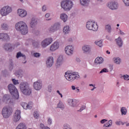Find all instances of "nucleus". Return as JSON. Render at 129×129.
Here are the masks:
<instances>
[{"label": "nucleus", "instance_id": "f257e3e1", "mask_svg": "<svg viewBox=\"0 0 129 129\" xmlns=\"http://www.w3.org/2000/svg\"><path fill=\"white\" fill-rule=\"evenodd\" d=\"M15 28L17 31L20 32L22 35H27L29 32L28 25L23 21L17 23L15 25Z\"/></svg>", "mask_w": 129, "mask_h": 129}, {"label": "nucleus", "instance_id": "f03ea898", "mask_svg": "<svg viewBox=\"0 0 129 129\" xmlns=\"http://www.w3.org/2000/svg\"><path fill=\"white\" fill-rule=\"evenodd\" d=\"M20 91L24 95L29 96L32 94V88L27 82H22L19 85Z\"/></svg>", "mask_w": 129, "mask_h": 129}, {"label": "nucleus", "instance_id": "7ed1b4c3", "mask_svg": "<svg viewBox=\"0 0 129 129\" xmlns=\"http://www.w3.org/2000/svg\"><path fill=\"white\" fill-rule=\"evenodd\" d=\"M8 88L9 90V92H10L11 94L13 95L15 99H19L20 95H19V92L17 88H16V86L13 84H10L8 85Z\"/></svg>", "mask_w": 129, "mask_h": 129}, {"label": "nucleus", "instance_id": "20e7f679", "mask_svg": "<svg viewBox=\"0 0 129 129\" xmlns=\"http://www.w3.org/2000/svg\"><path fill=\"white\" fill-rule=\"evenodd\" d=\"M13 113V108L10 106L4 107L2 110V115L4 118H8L11 116V114Z\"/></svg>", "mask_w": 129, "mask_h": 129}, {"label": "nucleus", "instance_id": "39448f33", "mask_svg": "<svg viewBox=\"0 0 129 129\" xmlns=\"http://www.w3.org/2000/svg\"><path fill=\"white\" fill-rule=\"evenodd\" d=\"M61 7L64 11H70L73 7V3L69 0L63 1L61 3Z\"/></svg>", "mask_w": 129, "mask_h": 129}, {"label": "nucleus", "instance_id": "423d86ee", "mask_svg": "<svg viewBox=\"0 0 129 129\" xmlns=\"http://www.w3.org/2000/svg\"><path fill=\"white\" fill-rule=\"evenodd\" d=\"M86 28L88 30L95 31L98 30V25L94 22L88 21L86 23Z\"/></svg>", "mask_w": 129, "mask_h": 129}, {"label": "nucleus", "instance_id": "0eeeda50", "mask_svg": "<svg viewBox=\"0 0 129 129\" xmlns=\"http://www.w3.org/2000/svg\"><path fill=\"white\" fill-rule=\"evenodd\" d=\"M12 11V7L8 6L4 7L0 11L1 15L2 17H6V16H8L9 14H11Z\"/></svg>", "mask_w": 129, "mask_h": 129}, {"label": "nucleus", "instance_id": "6e6552de", "mask_svg": "<svg viewBox=\"0 0 129 129\" xmlns=\"http://www.w3.org/2000/svg\"><path fill=\"white\" fill-rule=\"evenodd\" d=\"M60 27H61V23L56 22L50 27L49 31L50 33H54L56 31H58L60 29Z\"/></svg>", "mask_w": 129, "mask_h": 129}, {"label": "nucleus", "instance_id": "1a4fd4ad", "mask_svg": "<svg viewBox=\"0 0 129 129\" xmlns=\"http://www.w3.org/2000/svg\"><path fill=\"white\" fill-rule=\"evenodd\" d=\"M52 42H53V39L52 38H46L41 42V46L42 48H46V47L49 46Z\"/></svg>", "mask_w": 129, "mask_h": 129}, {"label": "nucleus", "instance_id": "9d476101", "mask_svg": "<svg viewBox=\"0 0 129 129\" xmlns=\"http://www.w3.org/2000/svg\"><path fill=\"white\" fill-rule=\"evenodd\" d=\"M74 50V48L72 45H68L65 47L64 51L67 55L69 56H71L73 54V51Z\"/></svg>", "mask_w": 129, "mask_h": 129}, {"label": "nucleus", "instance_id": "9b49d317", "mask_svg": "<svg viewBox=\"0 0 129 129\" xmlns=\"http://www.w3.org/2000/svg\"><path fill=\"white\" fill-rule=\"evenodd\" d=\"M108 8L111 10H117L118 8V4L115 1H111L108 3Z\"/></svg>", "mask_w": 129, "mask_h": 129}, {"label": "nucleus", "instance_id": "f8f14e48", "mask_svg": "<svg viewBox=\"0 0 129 129\" xmlns=\"http://www.w3.org/2000/svg\"><path fill=\"white\" fill-rule=\"evenodd\" d=\"M21 119V110H17L15 111V113L14 115L13 120L15 122L19 121Z\"/></svg>", "mask_w": 129, "mask_h": 129}, {"label": "nucleus", "instance_id": "ddd939ff", "mask_svg": "<svg viewBox=\"0 0 129 129\" xmlns=\"http://www.w3.org/2000/svg\"><path fill=\"white\" fill-rule=\"evenodd\" d=\"M33 86L35 90H40L42 89V81H37L34 83Z\"/></svg>", "mask_w": 129, "mask_h": 129}, {"label": "nucleus", "instance_id": "4468645a", "mask_svg": "<svg viewBox=\"0 0 129 129\" xmlns=\"http://www.w3.org/2000/svg\"><path fill=\"white\" fill-rule=\"evenodd\" d=\"M67 80H68V81H74L75 79V77H74L71 74H70V72H67L65 73V75H64Z\"/></svg>", "mask_w": 129, "mask_h": 129}, {"label": "nucleus", "instance_id": "2eb2a0df", "mask_svg": "<svg viewBox=\"0 0 129 129\" xmlns=\"http://www.w3.org/2000/svg\"><path fill=\"white\" fill-rule=\"evenodd\" d=\"M37 25H38V20L35 18H32L29 23L30 28H34Z\"/></svg>", "mask_w": 129, "mask_h": 129}, {"label": "nucleus", "instance_id": "dca6fc26", "mask_svg": "<svg viewBox=\"0 0 129 129\" xmlns=\"http://www.w3.org/2000/svg\"><path fill=\"white\" fill-rule=\"evenodd\" d=\"M17 14L19 17L21 18H25L27 16V11L23 9H18L17 11Z\"/></svg>", "mask_w": 129, "mask_h": 129}, {"label": "nucleus", "instance_id": "f3484780", "mask_svg": "<svg viewBox=\"0 0 129 129\" xmlns=\"http://www.w3.org/2000/svg\"><path fill=\"white\" fill-rule=\"evenodd\" d=\"M53 64H54V58L52 56L48 57L46 60L47 66L50 68V67H52Z\"/></svg>", "mask_w": 129, "mask_h": 129}, {"label": "nucleus", "instance_id": "a211bd4d", "mask_svg": "<svg viewBox=\"0 0 129 129\" xmlns=\"http://www.w3.org/2000/svg\"><path fill=\"white\" fill-rule=\"evenodd\" d=\"M11 99H12V97L9 94H5L3 97V101L5 103L11 102Z\"/></svg>", "mask_w": 129, "mask_h": 129}, {"label": "nucleus", "instance_id": "6ab92c4d", "mask_svg": "<svg viewBox=\"0 0 129 129\" xmlns=\"http://www.w3.org/2000/svg\"><path fill=\"white\" fill-rule=\"evenodd\" d=\"M0 40L2 41H9L10 40V36L7 33H1Z\"/></svg>", "mask_w": 129, "mask_h": 129}, {"label": "nucleus", "instance_id": "aec40b11", "mask_svg": "<svg viewBox=\"0 0 129 129\" xmlns=\"http://www.w3.org/2000/svg\"><path fill=\"white\" fill-rule=\"evenodd\" d=\"M59 48V43L58 42H54L50 47V51H56Z\"/></svg>", "mask_w": 129, "mask_h": 129}, {"label": "nucleus", "instance_id": "412c9836", "mask_svg": "<svg viewBox=\"0 0 129 129\" xmlns=\"http://www.w3.org/2000/svg\"><path fill=\"white\" fill-rule=\"evenodd\" d=\"M63 56L60 55L56 61V66L57 67H60L62 64H63Z\"/></svg>", "mask_w": 129, "mask_h": 129}, {"label": "nucleus", "instance_id": "4be33fe9", "mask_svg": "<svg viewBox=\"0 0 129 129\" xmlns=\"http://www.w3.org/2000/svg\"><path fill=\"white\" fill-rule=\"evenodd\" d=\"M112 61L116 65H120L121 58L119 57H114L112 59Z\"/></svg>", "mask_w": 129, "mask_h": 129}, {"label": "nucleus", "instance_id": "5701e85b", "mask_svg": "<svg viewBox=\"0 0 129 129\" xmlns=\"http://www.w3.org/2000/svg\"><path fill=\"white\" fill-rule=\"evenodd\" d=\"M78 102V101H77V100H73L71 99L69 100V105L73 107H75V106H76V105H77Z\"/></svg>", "mask_w": 129, "mask_h": 129}, {"label": "nucleus", "instance_id": "b1692460", "mask_svg": "<svg viewBox=\"0 0 129 129\" xmlns=\"http://www.w3.org/2000/svg\"><path fill=\"white\" fill-rule=\"evenodd\" d=\"M60 19L63 23H66L68 20V16L65 13H62L60 15Z\"/></svg>", "mask_w": 129, "mask_h": 129}, {"label": "nucleus", "instance_id": "393cba45", "mask_svg": "<svg viewBox=\"0 0 129 129\" xmlns=\"http://www.w3.org/2000/svg\"><path fill=\"white\" fill-rule=\"evenodd\" d=\"M82 49L85 53H89L91 51V47L90 45H84L83 46Z\"/></svg>", "mask_w": 129, "mask_h": 129}, {"label": "nucleus", "instance_id": "a878e982", "mask_svg": "<svg viewBox=\"0 0 129 129\" xmlns=\"http://www.w3.org/2000/svg\"><path fill=\"white\" fill-rule=\"evenodd\" d=\"M116 44L119 48H121L122 47V39H121V38L120 37H119L118 38L116 39Z\"/></svg>", "mask_w": 129, "mask_h": 129}, {"label": "nucleus", "instance_id": "bb28decb", "mask_svg": "<svg viewBox=\"0 0 129 129\" xmlns=\"http://www.w3.org/2000/svg\"><path fill=\"white\" fill-rule=\"evenodd\" d=\"M20 104L24 109H32V106H30V105L27 104V103L22 102Z\"/></svg>", "mask_w": 129, "mask_h": 129}, {"label": "nucleus", "instance_id": "cd10ccee", "mask_svg": "<svg viewBox=\"0 0 129 129\" xmlns=\"http://www.w3.org/2000/svg\"><path fill=\"white\" fill-rule=\"evenodd\" d=\"M95 64H102L103 63V58L102 57H97L95 59Z\"/></svg>", "mask_w": 129, "mask_h": 129}, {"label": "nucleus", "instance_id": "c85d7f7f", "mask_svg": "<svg viewBox=\"0 0 129 129\" xmlns=\"http://www.w3.org/2000/svg\"><path fill=\"white\" fill-rule=\"evenodd\" d=\"M105 30L109 34H110L111 33V31L112 29L111 28V26H110V24H107L105 26Z\"/></svg>", "mask_w": 129, "mask_h": 129}, {"label": "nucleus", "instance_id": "c756f323", "mask_svg": "<svg viewBox=\"0 0 129 129\" xmlns=\"http://www.w3.org/2000/svg\"><path fill=\"white\" fill-rule=\"evenodd\" d=\"M12 44H11L10 43L6 44L4 46V49L6 51H12Z\"/></svg>", "mask_w": 129, "mask_h": 129}, {"label": "nucleus", "instance_id": "7c9ffc66", "mask_svg": "<svg viewBox=\"0 0 129 129\" xmlns=\"http://www.w3.org/2000/svg\"><path fill=\"white\" fill-rule=\"evenodd\" d=\"M57 108H60L61 110H63L64 108H65V106H64V104L61 101H59L57 105Z\"/></svg>", "mask_w": 129, "mask_h": 129}, {"label": "nucleus", "instance_id": "2f4dec72", "mask_svg": "<svg viewBox=\"0 0 129 129\" xmlns=\"http://www.w3.org/2000/svg\"><path fill=\"white\" fill-rule=\"evenodd\" d=\"M16 76L18 77V78H22L23 76V71L22 70H19L16 73Z\"/></svg>", "mask_w": 129, "mask_h": 129}, {"label": "nucleus", "instance_id": "473e14b6", "mask_svg": "<svg viewBox=\"0 0 129 129\" xmlns=\"http://www.w3.org/2000/svg\"><path fill=\"white\" fill-rule=\"evenodd\" d=\"M16 129H27V126L24 123H21L18 125Z\"/></svg>", "mask_w": 129, "mask_h": 129}, {"label": "nucleus", "instance_id": "72a5a7b5", "mask_svg": "<svg viewBox=\"0 0 129 129\" xmlns=\"http://www.w3.org/2000/svg\"><path fill=\"white\" fill-rule=\"evenodd\" d=\"M90 2V0H80V4L82 6H87Z\"/></svg>", "mask_w": 129, "mask_h": 129}, {"label": "nucleus", "instance_id": "f704fd0d", "mask_svg": "<svg viewBox=\"0 0 129 129\" xmlns=\"http://www.w3.org/2000/svg\"><path fill=\"white\" fill-rule=\"evenodd\" d=\"M20 57H23L24 59H26V55L23 54L21 52H18L16 55V58H19Z\"/></svg>", "mask_w": 129, "mask_h": 129}, {"label": "nucleus", "instance_id": "c9c22d12", "mask_svg": "<svg viewBox=\"0 0 129 129\" xmlns=\"http://www.w3.org/2000/svg\"><path fill=\"white\" fill-rule=\"evenodd\" d=\"M70 74H71V75H72L74 77H75V78L76 79H78V78H79L80 77L79 75L77 76V75L78 74V73L76 72H71L70 73Z\"/></svg>", "mask_w": 129, "mask_h": 129}, {"label": "nucleus", "instance_id": "e433bc0d", "mask_svg": "<svg viewBox=\"0 0 129 129\" xmlns=\"http://www.w3.org/2000/svg\"><path fill=\"white\" fill-rule=\"evenodd\" d=\"M1 28L3 30H6L7 31L9 29V25L6 23H3L1 25Z\"/></svg>", "mask_w": 129, "mask_h": 129}, {"label": "nucleus", "instance_id": "4c0bfd02", "mask_svg": "<svg viewBox=\"0 0 129 129\" xmlns=\"http://www.w3.org/2000/svg\"><path fill=\"white\" fill-rule=\"evenodd\" d=\"M69 32H70V28L69 26H66L63 28V32L64 34H69Z\"/></svg>", "mask_w": 129, "mask_h": 129}, {"label": "nucleus", "instance_id": "58836bf2", "mask_svg": "<svg viewBox=\"0 0 129 129\" xmlns=\"http://www.w3.org/2000/svg\"><path fill=\"white\" fill-rule=\"evenodd\" d=\"M109 122L110 123L107 122L103 125L104 127H109V126H111L112 125V120H109Z\"/></svg>", "mask_w": 129, "mask_h": 129}, {"label": "nucleus", "instance_id": "ea45409f", "mask_svg": "<svg viewBox=\"0 0 129 129\" xmlns=\"http://www.w3.org/2000/svg\"><path fill=\"white\" fill-rule=\"evenodd\" d=\"M32 33L33 34H34V35H36V36H38L40 35V31L39 30L35 28L32 30Z\"/></svg>", "mask_w": 129, "mask_h": 129}, {"label": "nucleus", "instance_id": "a19ab883", "mask_svg": "<svg viewBox=\"0 0 129 129\" xmlns=\"http://www.w3.org/2000/svg\"><path fill=\"white\" fill-rule=\"evenodd\" d=\"M127 110H126V108L124 107H122L121 108V114L122 115H123V114H124V115H125V114H126V112H127Z\"/></svg>", "mask_w": 129, "mask_h": 129}, {"label": "nucleus", "instance_id": "79ce46f5", "mask_svg": "<svg viewBox=\"0 0 129 129\" xmlns=\"http://www.w3.org/2000/svg\"><path fill=\"white\" fill-rule=\"evenodd\" d=\"M63 129H72V127L69 124L65 123L63 125Z\"/></svg>", "mask_w": 129, "mask_h": 129}, {"label": "nucleus", "instance_id": "37998d69", "mask_svg": "<svg viewBox=\"0 0 129 129\" xmlns=\"http://www.w3.org/2000/svg\"><path fill=\"white\" fill-rule=\"evenodd\" d=\"M95 44L97 45L99 47H101L102 46V40H99V41H95Z\"/></svg>", "mask_w": 129, "mask_h": 129}, {"label": "nucleus", "instance_id": "c03bdc74", "mask_svg": "<svg viewBox=\"0 0 129 129\" xmlns=\"http://www.w3.org/2000/svg\"><path fill=\"white\" fill-rule=\"evenodd\" d=\"M13 69H14V63L13 61L11 60L9 64V70L12 71Z\"/></svg>", "mask_w": 129, "mask_h": 129}, {"label": "nucleus", "instance_id": "a18cd8bd", "mask_svg": "<svg viewBox=\"0 0 129 129\" xmlns=\"http://www.w3.org/2000/svg\"><path fill=\"white\" fill-rule=\"evenodd\" d=\"M121 78H123L124 80H129V76L128 75H125L123 76H122Z\"/></svg>", "mask_w": 129, "mask_h": 129}, {"label": "nucleus", "instance_id": "49530a36", "mask_svg": "<svg viewBox=\"0 0 129 129\" xmlns=\"http://www.w3.org/2000/svg\"><path fill=\"white\" fill-rule=\"evenodd\" d=\"M122 2L126 7H129V0H122Z\"/></svg>", "mask_w": 129, "mask_h": 129}, {"label": "nucleus", "instance_id": "de8ad7c7", "mask_svg": "<svg viewBox=\"0 0 129 129\" xmlns=\"http://www.w3.org/2000/svg\"><path fill=\"white\" fill-rule=\"evenodd\" d=\"M107 72H108V70L106 68H104L100 72V73H107Z\"/></svg>", "mask_w": 129, "mask_h": 129}, {"label": "nucleus", "instance_id": "09e8293b", "mask_svg": "<svg viewBox=\"0 0 129 129\" xmlns=\"http://www.w3.org/2000/svg\"><path fill=\"white\" fill-rule=\"evenodd\" d=\"M86 108V106L85 105H83L81 107L80 109L78 110L79 112H81L83 110H84Z\"/></svg>", "mask_w": 129, "mask_h": 129}, {"label": "nucleus", "instance_id": "8fccbe9b", "mask_svg": "<svg viewBox=\"0 0 129 129\" xmlns=\"http://www.w3.org/2000/svg\"><path fill=\"white\" fill-rule=\"evenodd\" d=\"M33 56L34 57H36V58H39V57H40L41 54H40V53L38 52H35L33 53Z\"/></svg>", "mask_w": 129, "mask_h": 129}, {"label": "nucleus", "instance_id": "3c124183", "mask_svg": "<svg viewBox=\"0 0 129 129\" xmlns=\"http://www.w3.org/2000/svg\"><path fill=\"white\" fill-rule=\"evenodd\" d=\"M47 91H48L50 93L52 92V85H49L47 86Z\"/></svg>", "mask_w": 129, "mask_h": 129}, {"label": "nucleus", "instance_id": "603ef678", "mask_svg": "<svg viewBox=\"0 0 129 129\" xmlns=\"http://www.w3.org/2000/svg\"><path fill=\"white\" fill-rule=\"evenodd\" d=\"M33 46L34 48H37L39 46V43L38 42H33Z\"/></svg>", "mask_w": 129, "mask_h": 129}, {"label": "nucleus", "instance_id": "864d4df0", "mask_svg": "<svg viewBox=\"0 0 129 129\" xmlns=\"http://www.w3.org/2000/svg\"><path fill=\"white\" fill-rule=\"evenodd\" d=\"M12 81L13 82V84L15 85H17V84H19V81H18L15 79H12Z\"/></svg>", "mask_w": 129, "mask_h": 129}, {"label": "nucleus", "instance_id": "5fc2aeb1", "mask_svg": "<svg viewBox=\"0 0 129 129\" xmlns=\"http://www.w3.org/2000/svg\"><path fill=\"white\" fill-rule=\"evenodd\" d=\"M33 115L35 118H38L39 117V113L37 111L34 112Z\"/></svg>", "mask_w": 129, "mask_h": 129}, {"label": "nucleus", "instance_id": "6e6d98bb", "mask_svg": "<svg viewBox=\"0 0 129 129\" xmlns=\"http://www.w3.org/2000/svg\"><path fill=\"white\" fill-rule=\"evenodd\" d=\"M47 122L48 124L51 125V124H52V119H51V118H48Z\"/></svg>", "mask_w": 129, "mask_h": 129}, {"label": "nucleus", "instance_id": "4d7b16f0", "mask_svg": "<svg viewBox=\"0 0 129 129\" xmlns=\"http://www.w3.org/2000/svg\"><path fill=\"white\" fill-rule=\"evenodd\" d=\"M122 123V122L121 121H117L115 122V124H117V125H120Z\"/></svg>", "mask_w": 129, "mask_h": 129}, {"label": "nucleus", "instance_id": "13d9d810", "mask_svg": "<svg viewBox=\"0 0 129 129\" xmlns=\"http://www.w3.org/2000/svg\"><path fill=\"white\" fill-rule=\"evenodd\" d=\"M106 121H107V119H103L100 121V122L101 123H104V122H106Z\"/></svg>", "mask_w": 129, "mask_h": 129}, {"label": "nucleus", "instance_id": "bf43d9fd", "mask_svg": "<svg viewBox=\"0 0 129 129\" xmlns=\"http://www.w3.org/2000/svg\"><path fill=\"white\" fill-rule=\"evenodd\" d=\"M119 33H120V35H121V36H123L124 35H125V33H124V32H122V31H121V30L119 29Z\"/></svg>", "mask_w": 129, "mask_h": 129}, {"label": "nucleus", "instance_id": "052dcab7", "mask_svg": "<svg viewBox=\"0 0 129 129\" xmlns=\"http://www.w3.org/2000/svg\"><path fill=\"white\" fill-rule=\"evenodd\" d=\"M47 9L46 6L45 5H43L42 6V11L43 12H45L46 10Z\"/></svg>", "mask_w": 129, "mask_h": 129}, {"label": "nucleus", "instance_id": "680f3d73", "mask_svg": "<svg viewBox=\"0 0 129 129\" xmlns=\"http://www.w3.org/2000/svg\"><path fill=\"white\" fill-rule=\"evenodd\" d=\"M57 93H58V94H59V95H60V97L62 98V97H63V95H62L60 93V91L59 90H57L56 91Z\"/></svg>", "mask_w": 129, "mask_h": 129}, {"label": "nucleus", "instance_id": "e2e57ef3", "mask_svg": "<svg viewBox=\"0 0 129 129\" xmlns=\"http://www.w3.org/2000/svg\"><path fill=\"white\" fill-rule=\"evenodd\" d=\"M76 61L77 62H78V63H80V62H81V60H80V58L77 57L76 58Z\"/></svg>", "mask_w": 129, "mask_h": 129}, {"label": "nucleus", "instance_id": "0e129e2a", "mask_svg": "<svg viewBox=\"0 0 129 129\" xmlns=\"http://www.w3.org/2000/svg\"><path fill=\"white\" fill-rule=\"evenodd\" d=\"M45 18H49L50 17V13H47L45 16Z\"/></svg>", "mask_w": 129, "mask_h": 129}, {"label": "nucleus", "instance_id": "69168bd1", "mask_svg": "<svg viewBox=\"0 0 129 129\" xmlns=\"http://www.w3.org/2000/svg\"><path fill=\"white\" fill-rule=\"evenodd\" d=\"M44 127H45V125L43 124H40V129H42Z\"/></svg>", "mask_w": 129, "mask_h": 129}, {"label": "nucleus", "instance_id": "338daca9", "mask_svg": "<svg viewBox=\"0 0 129 129\" xmlns=\"http://www.w3.org/2000/svg\"><path fill=\"white\" fill-rule=\"evenodd\" d=\"M73 41V39H72V38H69V39H68V41H69V42H70L71 43Z\"/></svg>", "mask_w": 129, "mask_h": 129}, {"label": "nucleus", "instance_id": "774afa93", "mask_svg": "<svg viewBox=\"0 0 129 129\" xmlns=\"http://www.w3.org/2000/svg\"><path fill=\"white\" fill-rule=\"evenodd\" d=\"M72 89L73 90H75L76 89V87H75L74 86H72Z\"/></svg>", "mask_w": 129, "mask_h": 129}]
</instances>
